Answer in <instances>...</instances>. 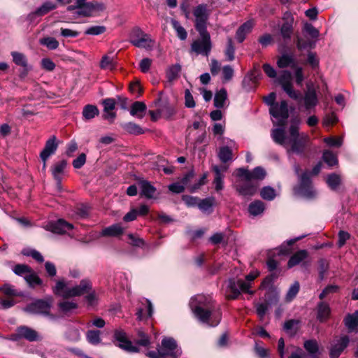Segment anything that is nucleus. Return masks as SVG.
<instances>
[{
  "label": "nucleus",
  "instance_id": "37998d69",
  "mask_svg": "<svg viewBox=\"0 0 358 358\" xmlns=\"http://www.w3.org/2000/svg\"><path fill=\"white\" fill-rule=\"evenodd\" d=\"M24 280L31 287H35L37 285H41L43 283L42 280L38 277V275L32 269V272H30L29 275L24 276Z\"/></svg>",
  "mask_w": 358,
  "mask_h": 358
},
{
  "label": "nucleus",
  "instance_id": "338daca9",
  "mask_svg": "<svg viewBox=\"0 0 358 358\" xmlns=\"http://www.w3.org/2000/svg\"><path fill=\"white\" fill-rule=\"evenodd\" d=\"M304 31L313 38L319 36V31L310 23L305 24Z\"/></svg>",
  "mask_w": 358,
  "mask_h": 358
},
{
  "label": "nucleus",
  "instance_id": "4d7b16f0",
  "mask_svg": "<svg viewBox=\"0 0 358 358\" xmlns=\"http://www.w3.org/2000/svg\"><path fill=\"white\" fill-rule=\"evenodd\" d=\"M235 48L233 43L232 38L229 37L227 38V44L225 50V55L227 57L228 61H232L234 59Z\"/></svg>",
  "mask_w": 358,
  "mask_h": 358
},
{
  "label": "nucleus",
  "instance_id": "5fc2aeb1",
  "mask_svg": "<svg viewBox=\"0 0 358 358\" xmlns=\"http://www.w3.org/2000/svg\"><path fill=\"white\" fill-rule=\"evenodd\" d=\"M87 340L89 343L96 345L100 343V331L98 330H90L87 332Z\"/></svg>",
  "mask_w": 358,
  "mask_h": 358
},
{
  "label": "nucleus",
  "instance_id": "b1692460",
  "mask_svg": "<svg viewBox=\"0 0 358 358\" xmlns=\"http://www.w3.org/2000/svg\"><path fill=\"white\" fill-rule=\"evenodd\" d=\"M271 136L275 143L284 147L286 146L285 126H279L278 128L273 129L271 132Z\"/></svg>",
  "mask_w": 358,
  "mask_h": 358
},
{
  "label": "nucleus",
  "instance_id": "6e6d98bb",
  "mask_svg": "<svg viewBox=\"0 0 358 358\" xmlns=\"http://www.w3.org/2000/svg\"><path fill=\"white\" fill-rule=\"evenodd\" d=\"M41 45H45L49 50H55L59 46V42L53 37H46L41 39Z\"/></svg>",
  "mask_w": 358,
  "mask_h": 358
},
{
  "label": "nucleus",
  "instance_id": "2eb2a0df",
  "mask_svg": "<svg viewBox=\"0 0 358 358\" xmlns=\"http://www.w3.org/2000/svg\"><path fill=\"white\" fill-rule=\"evenodd\" d=\"M258 187V183L252 180H245V182L234 186L238 194L244 197L254 196L257 193Z\"/></svg>",
  "mask_w": 358,
  "mask_h": 358
},
{
  "label": "nucleus",
  "instance_id": "4c0bfd02",
  "mask_svg": "<svg viewBox=\"0 0 358 358\" xmlns=\"http://www.w3.org/2000/svg\"><path fill=\"white\" fill-rule=\"evenodd\" d=\"M217 156L222 163L226 164L233 159L232 150L228 146L220 147Z\"/></svg>",
  "mask_w": 358,
  "mask_h": 358
},
{
  "label": "nucleus",
  "instance_id": "774afa93",
  "mask_svg": "<svg viewBox=\"0 0 358 358\" xmlns=\"http://www.w3.org/2000/svg\"><path fill=\"white\" fill-rule=\"evenodd\" d=\"M86 162V155L85 153H81L78 155V157L75 159L73 162V166L76 169H80Z\"/></svg>",
  "mask_w": 358,
  "mask_h": 358
},
{
  "label": "nucleus",
  "instance_id": "79ce46f5",
  "mask_svg": "<svg viewBox=\"0 0 358 358\" xmlns=\"http://www.w3.org/2000/svg\"><path fill=\"white\" fill-rule=\"evenodd\" d=\"M10 55L13 57V62L17 66H22V68H26L29 66L27 57L23 53L13 51Z\"/></svg>",
  "mask_w": 358,
  "mask_h": 358
},
{
  "label": "nucleus",
  "instance_id": "c85d7f7f",
  "mask_svg": "<svg viewBox=\"0 0 358 358\" xmlns=\"http://www.w3.org/2000/svg\"><path fill=\"white\" fill-rule=\"evenodd\" d=\"M317 318L320 322H324L327 320L331 312L329 304L324 301H321L317 304Z\"/></svg>",
  "mask_w": 358,
  "mask_h": 358
},
{
  "label": "nucleus",
  "instance_id": "bb28decb",
  "mask_svg": "<svg viewBox=\"0 0 358 358\" xmlns=\"http://www.w3.org/2000/svg\"><path fill=\"white\" fill-rule=\"evenodd\" d=\"M120 126L125 132L131 135L137 136L145 133V130L141 126L133 122L122 123Z\"/></svg>",
  "mask_w": 358,
  "mask_h": 358
},
{
  "label": "nucleus",
  "instance_id": "f8f14e48",
  "mask_svg": "<svg viewBox=\"0 0 358 358\" xmlns=\"http://www.w3.org/2000/svg\"><path fill=\"white\" fill-rule=\"evenodd\" d=\"M269 113L271 116L278 120V126H285L289 117L288 105L286 101L282 100L277 103L272 108H269Z\"/></svg>",
  "mask_w": 358,
  "mask_h": 358
},
{
  "label": "nucleus",
  "instance_id": "f03ea898",
  "mask_svg": "<svg viewBox=\"0 0 358 358\" xmlns=\"http://www.w3.org/2000/svg\"><path fill=\"white\" fill-rule=\"evenodd\" d=\"M92 289V283L89 279H83L79 285L72 287H68L64 280H59L56 282L52 291L55 295L68 299L84 295L90 292Z\"/></svg>",
  "mask_w": 358,
  "mask_h": 358
},
{
  "label": "nucleus",
  "instance_id": "69168bd1",
  "mask_svg": "<svg viewBox=\"0 0 358 358\" xmlns=\"http://www.w3.org/2000/svg\"><path fill=\"white\" fill-rule=\"evenodd\" d=\"M76 214L80 218H85L89 215L90 207L86 204H80L76 208Z\"/></svg>",
  "mask_w": 358,
  "mask_h": 358
},
{
  "label": "nucleus",
  "instance_id": "473e14b6",
  "mask_svg": "<svg viewBox=\"0 0 358 358\" xmlns=\"http://www.w3.org/2000/svg\"><path fill=\"white\" fill-rule=\"evenodd\" d=\"M317 103V97L316 92L314 90L308 89L305 93L304 104L305 108L308 110L314 108Z\"/></svg>",
  "mask_w": 358,
  "mask_h": 358
},
{
  "label": "nucleus",
  "instance_id": "c756f323",
  "mask_svg": "<svg viewBox=\"0 0 358 358\" xmlns=\"http://www.w3.org/2000/svg\"><path fill=\"white\" fill-rule=\"evenodd\" d=\"M78 307V303L73 301H63L58 303L59 310L66 315L73 313Z\"/></svg>",
  "mask_w": 358,
  "mask_h": 358
},
{
  "label": "nucleus",
  "instance_id": "9d476101",
  "mask_svg": "<svg viewBox=\"0 0 358 358\" xmlns=\"http://www.w3.org/2000/svg\"><path fill=\"white\" fill-rule=\"evenodd\" d=\"M238 178L245 180H262L266 176V172L262 166H257L252 171L245 168H238L235 171Z\"/></svg>",
  "mask_w": 358,
  "mask_h": 358
},
{
  "label": "nucleus",
  "instance_id": "3c124183",
  "mask_svg": "<svg viewBox=\"0 0 358 358\" xmlns=\"http://www.w3.org/2000/svg\"><path fill=\"white\" fill-rule=\"evenodd\" d=\"M260 196L264 200L272 201L276 196L275 190L270 186L264 187L260 191Z\"/></svg>",
  "mask_w": 358,
  "mask_h": 358
},
{
  "label": "nucleus",
  "instance_id": "603ef678",
  "mask_svg": "<svg viewBox=\"0 0 358 358\" xmlns=\"http://www.w3.org/2000/svg\"><path fill=\"white\" fill-rule=\"evenodd\" d=\"M327 185L331 189H336L341 184L340 176L336 173L329 174L326 180Z\"/></svg>",
  "mask_w": 358,
  "mask_h": 358
},
{
  "label": "nucleus",
  "instance_id": "f3484780",
  "mask_svg": "<svg viewBox=\"0 0 358 358\" xmlns=\"http://www.w3.org/2000/svg\"><path fill=\"white\" fill-rule=\"evenodd\" d=\"M58 148V143L57 142V137L52 136L45 144V147L40 153V158L42 161H47L48 158L54 155Z\"/></svg>",
  "mask_w": 358,
  "mask_h": 358
},
{
  "label": "nucleus",
  "instance_id": "dca6fc26",
  "mask_svg": "<svg viewBox=\"0 0 358 358\" xmlns=\"http://www.w3.org/2000/svg\"><path fill=\"white\" fill-rule=\"evenodd\" d=\"M114 338L119 343L118 345L122 349L130 352H137L138 349L128 340L126 333L122 329H117L114 332Z\"/></svg>",
  "mask_w": 358,
  "mask_h": 358
},
{
  "label": "nucleus",
  "instance_id": "a211bd4d",
  "mask_svg": "<svg viewBox=\"0 0 358 358\" xmlns=\"http://www.w3.org/2000/svg\"><path fill=\"white\" fill-rule=\"evenodd\" d=\"M284 22L280 27V34L286 41L290 40L293 33L294 18L289 13H286L283 17Z\"/></svg>",
  "mask_w": 358,
  "mask_h": 358
},
{
  "label": "nucleus",
  "instance_id": "f704fd0d",
  "mask_svg": "<svg viewBox=\"0 0 358 358\" xmlns=\"http://www.w3.org/2000/svg\"><path fill=\"white\" fill-rule=\"evenodd\" d=\"M123 231L124 228L120 224H115L103 229L101 231V235L104 236H117L121 235Z\"/></svg>",
  "mask_w": 358,
  "mask_h": 358
},
{
  "label": "nucleus",
  "instance_id": "20e7f679",
  "mask_svg": "<svg viewBox=\"0 0 358 358\" xmlns=\"http://www.w3.org/2000/svg\"><path fill=\"white\" fill-rule=\"evenodd\" d=\"M322 169V163L318 162L312 169L311 172L308 171L304 172L301 175L299 179V184L298 186L295 187L294 190V192L308 199L313 198L315 196V192L313 189L311 185V180L310 178V174L312 176L317 175Z\"/></svg>",
  "mask_w": 358,
  "mask_h": 358
},
{
  "label": "nucleus",
  "instance_id": "ea45409f",
  "mask_svg": "<svg viewBox=\"0 0 358 358\" xmlns=\"http://www.w3.org/2000/svg\"><path fill=\"white\" fill-rule=\"evenodd\" d=\"M181 71V66L176 64L169 66L166 71V78L169 82L171 83L176 80Z\"/></svg>",
  "mask_w": 358,
  "mask_h": 358
},
{
  "label": "nucleus",
  "instance_id": "4468645a",
  "mask_svg": "<svg viewBox=\"0 0 358 358\" xmlns=\"http://www.w3.org/2000/svg\"><path fill=\"white\" fill-rule=\"evenodd\" d=\"M12 337L14 340L24 338L30 342L36 341L39 339L38 332L27 326L17 327L15 333L12 335Z\"/></svg>",
  "mask_w": 358,
  "mask_h": 358
},
{
  "label": "nucleus",
  "instance_id": "c03bdc74",
  "mask_svg": "<svg viewBox=\"0 0 358 358\" xmlns=\"http://www.w3.org/2000/svg\"><path fill=\"white\" fill-rule=\"evenodd\" d=\"M345 324L350 331L355 329L358 325V311L348 315L345 318Z\"/></svg>",
  "mask_w": 358,
  "mask_h": 358
},
{
  "label": "nucleus",
  "instance_id": "72a5a7b5",
  "mask_svg": "<svg viewBox=\"0 0 358 358\" xmlns=\"http://www.w3.org/2000/svg\"><path fill=\"white\" fill-rule=\"evenodd\" d=\"M212 169L215 173V178L213 180V184L215 185V188L217 192L222 190L224 188V174L221 173V169L219 166L213 165L212 166Z\"/></svg>",
  "mask_w": 358,
  "mask_h": 358
},
{
  "label": "nucleus",
  "instance_id": "1a4fd4ad",
  "mask_svg": "<svg viewBox=\"0 0 358 358\" xmlns=\"http://www.w3.org/2000/svg\"><path fill=\"white\" fill-rule=\"evenodd\" d=\"M195 17L194 27L198 32H208L207 30L208 21L210 13L206 4H199L193 10Z\"/></svg>",
  "mask_w": 358,
  "mask_h": 358
},
{
  "label": "nucleus",
  "instance_id": "052dcab7",
  "mask_svg": "<svg viewBox=\"0 0 358 358\" xmlns=\"http://www.w3.org/2000/svg\"><path fill=\"white\" fill-rule=\"evenodd\" d=\"M85 299L87 303V305L90 306H94L98 303V297L96 293L92 289L90 292L87 293V295L85 296Z\"/></svg>",
  "mask_w": 358,
  "mask_h": 358
},
{
  "label": "nucleus",
  "instance_id": "cd10ccee",
  "mask_svg": "<svg viewBox=\"0 0 358 358\" xmlns=\"http://www.w3.org/2000/svg\"><path fill=\"white\" fill-rule=\"evenodd\" d=\"M215 203V199L213 196H209L203 199H200L198 203V208L204 213L210 214L213 212V208Z\"/></svg>",
  "mask_w": 358,
  "mask_h": 358
},
{
  "label": "nucleus",
  "instance_id": "0e129e2a",
  "mask_svg": "<svg viewBox=\"0 0 358 358\" xmlns=\"http://www.w3.org/2000/svg\"><path fill=\"white\" fill-rule=\"evenodd\" d=\"M182 199L188 207L198 206L200 200L198 197L189 195H183Z\"/></svg>",
  "mask_w": 358,
  "mask_h": 358
},
{
  "label": "nucleus",
  "instance_id": "09e8293b",
  "mask_svg": "<svg viewBox=\"0 0 358 358\" xmlns=\"http://www.w3.org/2000/svg\"><path fill=\"white\" fill-rule=\"evenodd\" d=\"M12 270L15 275L23 276L24 278L25 275H29L30 272H32V268L29 266L23 264H16Z\"/></svg>",
  "mask_w": 358,
  "mask_h": 358
},
{
  "label": "nucleus",
  "instance_id": "aec40b11",
  "mask_svg": "<svg viewBox=\"0 0 358 358\" xmlns=\"http://www.w3.org/2000/svg\"><path fill=\"white\" fill-rule=\"evenodd\" d=\"M140 189V194L142 196L150 199L154 197L156 188L148 180H140L138 182Z\"/></svg>",
  "mask_w": 358,
  "mask_h": 358
},
{
  "label": "nucleus",
  "instance_id": "39448f33",
  "mask_svg": "<svg viewBox=\"0 0 358 358\" xmlns=\"http://www.w3.org/2000/svg\"><path fill=\"white\" fill-rule=\"evenodd\" d=\"M180 352L177 348V343L172 338H164L162 345L156 350L148 351L146 355L150 358H177Z\"/></svg>",
  "mask_w": 358,
  "mask_h": 358
},
{
  "label": "nucleus",
  "instance_id": "5701e85b",
  "mask_svg": "<svg viewBox=\"0 0 358 358\" xmlns=\"http://www.w3.org/2000/svg\"><path fill=\"white\" fill-rule=\"evenodd\" d=\"M254 27L252 20H248L239 27L236 33V38L239 43H242L247 34H248Z\"/></svg>",
  "mask_w": 358,
  "mask_h": 358
},
{
  "label": "nucleus",
  "instance_id": "2f4dec72",
  "mask_svg": "<svg viewBox=\"0 0 358 358\" xmlns=\"http://www.w3.org/2000/svg\"><path fill=\"white\" fill-rule=\"evenodd\" d=\"M308 257V252L306 250H301L294 254L287 262L288 268H292L301 263Z\"/></svg>",
  "mask_w": 358,
  "mask_h": 358
},
{
  "label": "nucleus",
  "instance_id": "a878e982",
  "mask_svg": "<svg viewBox=\"0 0 358 358\" xmlns=\"http://www.w3.org/2000/svg\"><path fill=\"white\" fill-rule=\"evenodd\" d=\"M147 106L144 102L142 101H134L130 108V115L136 117L139 119H142L145 114Z\"/></svg>",
  "mask_w": 358,
  "mask_h": 358
},
{
  "label": "nucleus",
  "instance_id": "393cba45",
  "mask_svg": "<svg viewBox=\"0 0 358 358\" xmlns=\"http://www.w3.org/2000/svg\"><path fill=\"white\" fill-rule=\"evenodd\" d=\"M56 8L57 5L55 3L51 1H45L34 12L31 13L28 17L30 19H32L35 16H43L50 11L55 10Z\"/></svg>",
  "mask_w": 358,
  "mask_h": 358
},
{
  "label": "nucleus",
  "instance_id": "bf43d9fd",
  "mask_svg": "<svg viewBox=\"0 0 358 358\" xmlns=\"http://www.w3.org/2000/svg\"><path fill=\"white\" fill-rule=\"evenodd\" d=\"M106 30V28L104 26H92L87 29L85 34L87 35L96 36L103 34Z\"/></svg>",
  "mask_w": 358,
  "mask_h": 358
},
{
  "label": "nucleus",
  "instance_id": "ddd939ff",
  "mask_svg": "<svg viewBox=\"0 0 358 358\" xmlns=\"http://www.w3.org/2000/svg\"><path fill=\"white\" fill-rule=\"evenodd\" d=\"M44 228L54 234H64L69 230L73 229V226L64 219H59L57 221L48 222Z\"/></svg>",
  "mask_w": 358,
  "mask_h": 358
},
{
  "label": "nucleus",
  "instance_id": "a18cd8bd",
  "mask_svg": "<svg viewBox=\"0 0 358 358\" xmlns=\"http://www.w3.org/2000/svg\"><path fill=\"white\" fill-rule=\"evenodd\" d=\"M117 62L114 57H109L108 55L103 56L101 62L100 67L102 69L113 70L115 68Z\"/></svg>",
  "mask_w": 358,
  "mask_h": 358
},
{
  "label": "nucleus",
  "instance_id": "f257e3e1",
  "mask_svg": "<svg viewBox=\"0 0 358 358\" xmlns=\"http://www.w3.org/2000/svg\"><path fill=\"white\" fill-rule=\"evenodd\" d=\"M189 307L194 316L202 323L215 327L221 320L220 309L210 296L197 294L192 297Z\"/></svg>",
  "mask_w": 358,
  "mask_h": 358
},
{
  "label": "nucleus",
  "instance_id": "6ab92c4d",
  "mask_svg": "<svg viewBox=\"0 0 358 358\" xmlns=\"http://www.w3.org/2000/svg\"><path fill=\"white\" fill-rule=\"evenodd\" d=\"M350 342V338L345 335L341 336L336 343L334 344L330 350L329 356L331 358H338L341 352L347 348Z\"/></svg>",
  "mask_w": 358,
  "mask_h": 358
},
{
  "label": "nucleus",
  "instance_id": "c9c22d12",
  "mask_svg": "<svg viewBox=\"0 0 358 358\" xmlns=\"http://www.w3.org/2000/svg\"><path fill=\"white\" fill-rule=\"evenodd\" d=\"M265 210L264 202L260 200H256L250 203L248 206V212L252 216H257L263 213Z\"/></svg>",
  "mask_w": 358,
  "mask_h": 358
},
{
  "label": "nucleus",
  "instance_id": "423d86ee",
  "mask_svg": "<svg viewBox=\"0 0 358 358\" xmlns=\"http://www.w3.org/2000/svg\"><path fill=\"white\" fill-rule=\"evenodd\" d=\"M52 303L53 299L51 296L45 299H37L27 305L24 310L31 314L50 316L51 318H54L53 315L50 314Z\"/></svg>",
  "mask_w": 358,
  "mask_h": 358
},
{
  "label": "nucleus",
  "instance_id": "de8ad7c7",
  "mask_svg": "<svg viewBox=\"0 0 358 358\" xmlns=\"http://www.w3.org/2000/svg\"><path fill=\"white\" fill-rule=\"evenodd\" d=\"M99 115V110L96 106L87 105L83 110V116L85 120H91Z\"/></svg>",
  "mask_w": 358,
  "mask_h": 358
},
{
  "label": "nucleus",
  "instance_id": "864d4df0",
  "mask_svg": "<svg viewBox=\"0 0 358 358\" xmlns=\"http://www.w3.org/2000/svg\"><path fill=\"white\" fill-rule=\"evenodd\" d=\"M322 159L329 166H334L338 164L336 156L330 150L324 151Z\"/></svg>",
  "mask_w": 358,
  "mask_h": 358
},
{
  "label": "nucleus",
  "instance_id": "9b49d317",
  "mask_svg": "<svg viewBox=\"0 0 358 358\" xmlns=\"http://www.w3.org/2000/svg\"><path fill=\"white\" fill-rule=\"evenodd\" d=\"M291 80V73L289 71H283L278 78V83L291 99L299 100L301 99V93L294 90Z\"/></svg>",
  "mask_w": 358,
  "mask_h": 358
},
{
  "label": "nucleus",
  "instance_id": "680f3d73",
  "mask_svg": "<svg viewBox=\"0 0 358 358\" xmlns=\"http://www.w3.org/2000/svg\"><path fill=\"white\" fill-rule=\"evenodd\" d=\"M234 69L230 65L224 66L222 69L223 81H229L234 76Z\"/></svg>",
  "mask_w": 358,
  "mask_h": 358
},
{
  "label": "nucleus",
  "instance_id": "7ed1b4c3",
  "mask_svg": "<svg viewBox=\"0 0 358 358\" xmlns=\"http://www.w3.org/2000/svg\"><path fill=\"white\" fill-rule=\"evenodd\" d=\"M300 120L299 119H293L289 129V143L291 144L290 150L296 154H302L304 152L306 143L309 140L307 134L299 133Z\"/></svg>",
  "mask_w": 358,
  "mask_h": 358
},
{
  "label": "nucleus",
  "instance_id": "8fccbe9b",
  "mask_svg": "<svg viewBox=\"0 0 358 358\" xmlns=\"http://www.w3.org/2000/svg\"><path fill=\"white\" fill-rule=\"evenodd\" d=\"M171 24L177 34V36L182 41H185L187 37V33L185 28L176 20H171Z\"/></svg>",
  "mask_w": 358,
  "mask_h": 358
},
{
  "label": "nucleus",
  "instance_id": "0eeeda50",
  "mask_svg": "<svg viewBox=\"0 0 358 358\" xmlns=\"http://www.w3.org/2000/svg\"><path fill=\"white\" fill-rule=\"evenodd\" d=\"M250 283L245 282L242 279L236 280L235 279H229L227 281L225 295L227 299H236L238 297L241 292L253 294L254 292L250 289Z\"/></svg>",
  "mask_w": 358,
  "mask_h": 358
},
{
  "label": "nucleus",
  "instance_id": "e2e57ef3",
  "mask_svg": "<svg viewBox=\"0 0 358 358\" xmlns=\"http://www.w3.org/2000/svg\"><path fill=\"white\" fill-rule=\"evenodd\" d=\"M298 324V321L295 320H289L285 322L284 329L290 334H295L297 331V328L295 327Z\"/></svg>",
  "mask_w": 358,
  "mask_h": 358
},
{
  "label": "nucleus",
  "instance_id": "58836bf2",
  "mask_svg": "<svg viewBox=\"0 0 358 358\" xmlns=\"http://www.w3.org/2000/svg\"><path fill=\"white\" fill-rule=\"evenodd\" d=\"M130 43L137 48H143L145 49H150L153 45V41L148 34H146L145 37H143L141 39H138V41H130Z\"/></svg>",
  "mask_w": 358,
  "mask_h": 358
},
{
  "label": "nucleus",
  "instance_id": "4be33fe9",
  "mask_svg": "<svg viewBox=\"0 0 358 358\" xmlns=\"http://www.w3.org/2000/svg\"><path fill=\"white\" fill-rule=\"evenodd\" d=\"M81 327L78 324H69L65 333V337L71 342H77L80 339Z\"/></svg>",
  "mask_w": 358,
  "mask_h": 358
},
{
  "label": "nucleus",
  "instance_id": "7c9ffc66",
  "mask_svg": "<svg viewBox=\"0 0 358 358\" xmlns=\"http://www.w3.org/2000/svg\"><path fill=\"white\" fill-rule=\"evenodd\" d=\"M277 65L279 68H286L290 66L296 68V64L294 56L290 54H283L277 61Z\"/></svg>",
  "mask_w": 358,
  "mask_h": 358
},
{
  "label": "nucleus",
  "instance_id": "6e6552de",
  "mask_svg": "<svg viewBox=\"0 0 358 358\" xmlns=\"http://www.w3.org/2000/svg\"><path fill=\"white\" fill-rule=\"evenodd\" d=\"M199 38L194 41L191 44V51L196 55L208 56L211 49L212 43L209 32H199Z\"/></svg>",
  "mask_w": 358,
  "mask_h": 358
},
{
  "label": "nucleus",
  "instance_id": "49530a36",
  "mask_svg": "<svg viewBox=\"0 0 358 358\" xmlns=\"http://www.w3.org/2000/svg\"><path fill=\"white\" fill-rule=\"evenodd\" d=\"M0 292L8 298L20 296L13 285L7 283L0 287Z\"/></svg>",
  "mask_w": 358,
  "mask_h": 358
},
{
  "label": "nucleus",
  "instance_id": "412c9836",
  "mask_svg": "<svg viewBox=\"0 0 358 358\" xmlns=\"http://www.w3.org/2000/svg\"><path fill=\"white\" fill-rule=\"evenodd\" d=\"M67 161L62 159L52 164L50 171L54 179L63 178L67 167Z\"/></svg>",
  "mask_w": 358,
  "mask_h": 358
},
{
  "label": "nucleus",
  "instance_id": "e433bc0d",
  "mask_svg": "<svg viewBox=\"0 0 358 358\" xmlns=\"http://www.w3.org/2000/svg\"><path fill=\"white\" fill-rule=\"evenodd\" d=\"M227 99V92L224 88H222L220 90L215 93L214 97V106L217 108H224L226 101Z\"/></svg>",
  "mask_w": 358,
  "mask_h": 358
},
{
  "label": "nucleus",
  "instance_id": "13d9d810",
  "mask_svg": "<svg viewBox=\"0 0 358 358\" xmlns=\"http://www.w3.org/2000/svg\"><path fill=\"white\" fill-rule=\"evenodd\" d=\"M299 282H294L291 287L289 288L287 293L286 294V300L287 301H292L298 294L299 291Z\"/></svg>",
  "mask_w": 358,
  "mask_h": 358
},
{
  "label": "nucleus",
  "instance_id": "a19ab883",
  "mask_svg": "<svg viewBox=\"0 0 358 358\" xmlns=\"http://www.w3.org/2000/svg\"><path fill=\"white\" fill-rule=\"evenodd\" d=\"M304 348L313 358H318L319 347L315 340H308L304 343Z\"/></svg>",
  "mask_w": 358,
  "mask_h": 358
}]
</instances>
